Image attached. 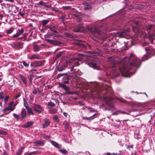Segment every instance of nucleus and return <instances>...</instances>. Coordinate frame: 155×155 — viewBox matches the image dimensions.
Here are the masks:
<instances>
[{"label": "nucleus", "instance_id": "nucleus-1", "mask_svg": "<svg viewBox=\"0 0 155 155\" xmlns=\"http://www.w3.org/2000/svg\"><path fill=\"white\" fill-rule=\"evenodd\" d=\"M108 61L111 62L113 64V67H116L118 64L122 75L125 77H130L132 75L129 72V70L130 68L128 67V65L139 67L140 65V61L132 54H131L130 58L127 57H124L119 64H117L116 58L114 57L108 58Z\"/></svg>", "mask_w": 155, "mask_h": 155}, {"label": "nucleus", "instance_id": "nucleus-2", "mask_svg": "<svg viewBox=\"0 0 155 155\" xmlns=\"http://www.w3.org/2000/svg\"><path fill=\"white\" fill-rule=\"evenodd\" d=\"M78 55L81 58L79 59L72 58L66 62V63L68 64H73L71 67L69 68L71 69V71L72 73H74L75 71L74 70V66H78L80 64L81 59L87 61H88L89 60L90 61H91L88 63V65L90 67L93 68L94 69L97 68L98 65L100 63L98 59L96 58L93 59L88 57L90 56V55H87L85 54H78Z\"/></svg>", "mask_w": 155, "mask_h": 155}, {"label": "nucleus", "instance_id": "nucleus-3", "mask_svg": "<svg viewBox=\"0 0 155 155\" xmlns=\"http://www.w3.org/2000/svg\"><path fill=\"white\" fill-rule=\"evenodd\" d=\"M104 99L106 102V104L109 105L108 110H109L114 111L115 110V108L114 104L111 103V101L113 100V98L109 96L104 98Z\"/></svg>", "mask_w": 155, "mask_h": 155}, {"label": "nucleus", "instance_id": "nucleus-4", "mask_svg": "<svg viewBox=\"0 0 155 155\" xmlns=\"http://www.w3.org/2000/svg\"><path fill=\"white\" fill-rule=\"evenodd\" d=\"M35 107H33L34 110L38 113H41L44 111V109L40 105L34 104Z\"/></svg>", "mask_w": 155, "mask_h": 155}, {"label": "nucleus", "instance_id": "nucleus-5", "mask_svg": "<svg viewBox=\"0 0 155 155\" xmlns=\"http://www.w3.org/2000/svg\"><path fill=\"white\" fill-rule=\"evenodd\" d=\"M128 31L129 29H127L123 31L118 32L117 33V35L120 37L126 38V36L128 34Z\"/></svg>", "mask_w": 155, "mask_h": 155}, {"label": "nucleus", "instance_id": "nucleus-6", "mask_svg": "<svg viewBox=\"0 0 155 155\" xmlns=\"http://www.w3.org/2000/svg\"><path fill=\"white\" fill-rule=\"evenodd\" d=\"M59 86L64 89L66 91V93L68 94H72L70 91L69 87L66 85L65 84L61 83L59 84Z\"/></svg>", "mask_w": 155, "mask_h": 155}, {"label": "nucleus", "instance_id": "nucleus-7", "mask_svg": "<svg viewBox=\"0 0 155 155\" xmlns=\"http://www.w3.org/2000/svg\"><path fill=\"white\" fill-rule=\"evenodd\" d=\"M145 51L147 53L152 54H155V50L149 47L148 48H145Z\"/></svg>", "mask_w": 155, "mask_h": 155}, {"label": "nucleus", "instance_id": "nucleus-8", "mask_svg": "<svg viewBox=\"0 0 155 155\" xmlns=\"http://www.w3.org/2000/svg\"><path fill=\"white\" fill-rule=\"evenodd\" d=\"M84 28L82 25L80 24L76 29H74V31L76 32H82L84 30Z\"/></svg>", "mask_w": 155, "mask_h": 155}, {"label": "nucleus", "instance_id": "nucleus-9", "mask_svg": "<svg viewBox=\"0 0 155 155\" xmlns=\"http://www.w3.org/2000/svg\"><path fill=\"white\" fill-rule=\"evenodd\" d=\"M44 61L40 60L38 61H35L34 62V64L35 67H38L42 65L44 63Z\"/></svg>", "mask_w": 155, "mask_h": 155}, {"label": "nucleus", "instance_id": "nucleus-10", "mask_svg": "<svg viewBox=\"0 0 155 155\" xmlns=\"http://www.w3.org/2000/svg\"><path fill=\"white\" fill-rule=\"evenodd\" d=\"M27 116L26 110L25 109H22L21 112V117L22 120L25 118Z\"/></svg>", "mask_w": 155, "mask_h": 155}, {"label": "nucleus", "instance_id": "nucleus-11", "mask_svg": "<svg viewBox=\"0 0 155 155\" xmlns=\"http://www.w3.org/2000/svg\"><path fill=\"white\" fill-rule=\"evenodd\" d=\"M24 31V29L23 28H21V29H18V32L16 34L13 35L14 38H16L18 37L20 35H21Z\"/></svg>", "mask_w": 155, "mask_h": 155}, {"label": "nucleus", "instance_id": "nucleus-12", "mask_svg": "<svg viewBox=\"0 0 155 155\" xmlns=\"http://www.w3.org/2000/svg\"><path fill=\"white\" fill-rule=\"evenodd\" d=\"M28 58L31 60H32L36 59H40L41 58L39 54H33L31 56L29 57Z\"/></svg>", "mask_w": 155, "mask_h": 155}, {"label": "nucleus", "instance_id": "nucleus-13", "mask_svg": "<svg viewBox=\"0 0 155 155\" xmlns=\"http://www.w3.org/2000/svg\"><path fill=\"white\" fill-rule=\"evenodd\" d=\"M119 114H128L126 112L121 110H119L113 113V115H117Z\"/></svg>", "mask_w": 155, "mask_h": 155}, {"label": "nucleus", "instance_id": "nucleus-14", "mask_svg": "<svg viewBox=\"0 0 155 155\" xmlns=\"http://www.w3.org/2000/svg\"><path fill=\"white\" fill-rule=\"evenodd\" d=\"M33 123L32 122H28L23 125L22 126L24 128H28L30 127L32 125Z\"/></svg>", "mask_w": 155, "mask_h": 155}, {"label": "nucleus", "instance_id": "nucleus-15", "mask_svg": "<svg viewBox=\"0 0 155 155\" xmlns=\"http://www.w3.org/2000/svg\"><path fill=\"white\" fill-rule=\"evenodd\" d=\"M19 76L23 83L26 84L27 83V78L22 74H20Z\"/></svg>", "mask_w": 155, "mask_h": 155}, {"label": "nucleus", "instance_id": "nucleus-16", "mask_svg": "<svg viewBox=\"0 0 155 155\" xmlns=\"http://www.w3.org/2000/svg\"><path fill=\"white\" fill-rule=\"evenodd\" d=\"M50 124V121L47 119H45V121L44 123L43 124V128H45L46 127L49 125Z\"/></svg>", "mask_w": 155, "mask_h": 155}, {"label": "nucleus", "instance_id": "nucleus-17", "mask_svg": "<svg viewBox=\"0 0 155 155\" xmlns=\"http://www.w3.org/2000/svg\"><path fill=\"white\" fill-rule=\"evenodd\" d=\"M51 144L55 147L58 148H61L60 145L58 143L55 142V141L51 140Z\"/></svg>", "mask_w": 155, "mask_h": 155}, {"label": "nucleus", "instance_id": "nucleus-18", "mask_svg": "<svg viewBox=\"0 0 155 155\" xmlns=\"http://www.w3.org/2000/svg\"><path fill=\"white\" fill-rule=\"evenodd\" d=\"M33 49L34 51L37 52L40 50L41 47L38 45H35L33 46Z\"/></svg>", "mask_w": 155, "mask_h": 155}, {"label": "nucleus", "instance_id": "nucleus-19", "mask_svg": "<svg viewBox=\"0 0 155 155\" xmlns=\"http://www.w3.org/2000/svg\"><path fill=\"white\" fill-rule=\"evenodd\" d=\"M33 143L36 146H42L44 144V143L42 141L39 140L37 141L34 142Z\"/></svg>", "mask_w": 155, "mask_h": 155}, {"label": "nucleus", "instance_id": "nucleus-20", "mask_svg": "<svg viewBox=\"0 0 155 155\" xmlns=\"http://www.w3.org/2000/svg\"><path fill=\"white\" fill-rule=\"evenodd\" d=\"M27 110V112L29 115H34V113L32 111V109L30 107H28L26 108Z\"/></svg>", "mask_w": 155, "mask_h": 155}, {"label": "nucleus", "instance_id": "nucleus-21", "mask_svg": "<svg viewBox=\"0 0 155 155\" xmlns=\"http://www.w3.org/2000/svg\"><path fill=\"white\" fill-rule=\"evenodd\" d=\"M3 112L5 115H6L9 113L11 111L9 108L6 107L3 110Z\"/></svg>", "mask_w": 155, "mask_h": 155}, {"label": "nucleus", "instance_id": "nucleus-22", "mask_svg": "<svg viewBox=\"0 0 155 155\" xmlns=\"http://www.w3.org/2000/svg\"><path fill=\"white\" fill-rule=\"evenodd\" d=\"M25 147H24L19 148L17 153V155H21Z\"/></svg>", "mask_w": 155, "mask_h": 155}, {"label": "nucleus", "instance_id": "nucleus-23", "mask_svg": "<svg viewBox=\"0 0 155 155\" xmlns=\"http://www.w3.org/2000/svg\"><path fill=\"white\" fill-rule=\"evenodd\" d=\"M67 67L66 65L64 64L61 66L60 68H58V70L59 71H62L65 69V68Z\"/></svg>", "mask_w": 155, "mask_h": 155}, {"label": "nucleus", "instance_id": "nucleus-24", "mask_svg": "<svg viewBox=\"0 0 155 155\" xmlns=\"http://www.w3.org/2000/svg\"><path fill=\"white\" fill-rule=\"evenodd\" d=\"M23 103L24 106L26 108H27L29 107L27 101L26 99H25V98H24L23 99Z\"/></svg>", "mask_w": 155, "mask_h": 155}, {"label": "nucleus", "instance_id": "nucleus-25", "mask_svg": "<svg viewBox=\"0 0 155 155\" xmlns=\"http://www.w3.org/2000/svg\"><path fill=\"white\" fill-rule=\"evenodd\" d=\"M92 6L90 4H87L84 7V9L86 10H89L91 8Z\"/></svg>", "mask_w": 155, "mask_h": 155}, {"label": "nucleus", "instance_id": "nucleus-26", "mask_svg": "<svg viewBox=\"0 0 155 155\" xmlns=\"http://www.w3.org/2000/svg\"><path fill=\"white\" fill-rule=\"evenodd\" d=\"M154 25H150L149 26H147V30L148 32L149 31H150V30H152L153 28V27L155 26Z\"/></svg>", "mask_w": 155, "mask_h": 155}, {"label": "nucleus", "instance_id": "nucleus-27", "mask_svg": "<svg viewBox=\"0 0 155 155\" xmlns=\"http://www.w3.org/2000/svg\"><path fill=\"white\" fill-rule=\"evenodd\" d=\"M14 30V28L12 27L10 28L8 30L6 31V32L7 34H10L12 33Z\"/></svg>", "mask_w": 155, "mask_h": 155}, {"label": "nucleus", "instance_id": "nucleus-28", "mask_svg": "<svg viewBox=\"0 0 155 155\" xmlns=\"http://www.w3.org/2000/svg\"><path fill=\"white\" fill-rule=\"evenodd\" d=\"M58 150L61 153L64 154H66L68 153V151L65 149H59Z\"/></svg>", "mask_w": 155, "mask_h": 155}, {"label": "nucleus", "instance_id": "nucleus-29", "mask_svg": "<svg viewBox=\"0 0 155 155\" xmlns=\"http://www.w3.org/2000/svg\"><path fill=\"white\" fill-rule=\"evenodd\" d=\"M21 63L23 64L24 66L26 68H28L29 66V62L27 63L25 61H22Z\"/></svg>", "mask_w": 155, "mask_h": 155}, {"label": "nucleus", "instance_id": "nucleus-30", "mask_svg": "<svg viewBox=\"0 0 155 155\" xmlns=\"http://www.w3.org/2000/svg\"><path fill=\"white\" fill-rule=\"evenodd\" d=\"M49 21V20H44L42 21V24L43 26H45L47 25Z\"/></svg>", "mask_w": 155, "mask_h": 155}, {"label": "nucleus", "instance_id": "nucleus-31", "mask_svg": "<svg viewBox=\"0 0 155 155\" xmlns=\"http://www.w3.org/2000/svg\"><path fill=\"white\" fill-rule=\"evenodd\" d=\"M49 112L51 114H54L56 112V110L55 109H52L49 110Z\"/></svg>", "mask_w": 155, "mask_h": 155}, {"label": "nucleus", "instance_id": "nucleus-32", "mask_svg": "<svg viewBox=\"0 0 155 155\" xmlns=\"http://www.w3.org/2000/svg\"><path fill=\"white\" fill-rule=\"evenodd\" d=\"M39 91V90L37 88H35L33 91V93L34 94H36Z\"/></svg>", "mask_w": 155, "mask_h": 155}, {"label": "nucleus", "instance_id": "nucleus-33", "mask_svg": "<svg viewBox=\"0 0 155 155\" xmlns=\"http://www.w3.org/2000/svg\"><path fill=\"white\" fill-rule=\"evenodd\" d=\"M40 4L41 5H43L45 7H50L48 5H47L45 4V3L43 2L42 1H40L39 2Z\"/></svg>", "mask_w": 155, "mask_h": 155}, {"label": "nucleus", "instance_id": "nucleus-34", "mask_svg": "<svg viewBox=\"0 0 155 155\" xmlns=\"http://www.w3.org/2000/svg\"><path fill=\"white\" fill-rule=\"evenodd\" d=\"M53 119L56 122H58L59 121V119L58 116L56 115H54L53 117Z\"/></svg>", "mask_w": 155, "mask_h": 155}, {"label": "nucleus", "instance_id": "nucleus-35", "mask_svg": "<svg viewBox=\"0 0 155 155\" xmlns=\"http://www.w3.org/2000/svg\"><path fill=\"white\" fill-rule=\"evenodd\" d=\"M97 114L96 113V114H94L93 116L89 117V120L90 121L91 120H93L94 118L96 117V115Z\"/></svg>", "mask_w": 155, "mask_h": 155}, {"label": "nucleus", "instance_id": "nucleus-36", "mask_svg": "<svg viewBox=\"0 0 155 155\" xmlns=\"http://www.w3.org/2000/svg\"><path fill=\"white\" fill-rule=\"evenodd\" d=\"M63 52H59L58 54H57L55 56V58L56 59H58L61 56V55L62 54Z\"/></svg>", "mask_w": 155, "mask_h": 155}, {"label": "nucleus", "instance_id": "nucleus-37", "mask_svg": "<svg viewBox=\"0 0 155 155\" xmlns=\"http://www.w3.org/2000/svg\"><path fill=\"white\" fill-rule=\"evenodd\" d=\"M7 134V133L6 131L4 130H0V134L2 135H6Z\"/></svg>", "mask_w": 155, "mask_h": 155}, {"label": "nucleus", "instance_id": "nucleus-38", "mask_svg": "<svg viewBox=\"0 0 155 155\" xmlns=\"http://www.w3.org/2000/svg\"><path fill=\"white\" fill-rule=\"evenodd\" d=\"M13 116L15 118L17 119H19V116L16 114L13 113Z\"/></svg>", "mask_w": 155, "mask_h": 155}, {"label": "nucleus", "instance_id": "nucleus-39", "mask_svg": "<svg viewBox=\"0 0 155 155\" xmlns=\"http://www.w3.org/2000/svg\"><path fill=\"white\" fill-rule=\"evenodd\" d=\"M7 107L8 108H9L11 111H13L15 109V107H13V106H8Z\"/></svg>", "mask_w": 155, "mask_h": 155}, {"label": "nucleus", "instance_id": "nucleus-40", "mask_svg": "<svg viewBox=\"0 0 155 155\" xmlns=\"http://www.w3.org/2000/svg\"><path fill=\"white\" fill-rule=\"evenodd\" d=\"M48 105L50 106L54 107L55 106V104L51 102H48Z\"/></svg>", "mask_w": 155, "mask_h": 155}, {"label": "nucleus", "instance_id": "nucleus-41", "mask_svg": "<svg viewBox=\"0 0 155 155\" xmlns=\"http://www.w3.org/2000/svg\"><path fill=\"white\" fill-rule=\"evenodd\" d=\"M9 98V96H6L5 97L4 99V103H5V104H6L7 102L8 101V100Z\"/></svg>", "mask_w": 155, "mask_h": 155}, {"label": "nucleus", "instance_id": "nucleus-42", "mask_svg": "<svg viewBox=\"0 0 155 155\" xmlns=\"http://www.w3.org/2000/svg\"><path fill=\"white\" fill-rule=\"evenodd\" d=\"M17 45L20 48H23V44L21 43H18L17 44Z\"/></svg>", "mask_w": 155, "mask_h": 155}, {"label": "nucleus", "instance_id": "nucleus-43", "mask_svg": "<svg viewBox=\"0 0 155 155\" xmlns=\"http://www.w3.org/2000/svg\"><path fill=\"white\" fill-rule=\"evenodd\" d=\"M4 97L3 92H0V99H3Z\"/></svg>", "mask_w": 155, "mask_h": 155}, {"label": "nucleus", "instance_id": "nucleus-44", "mask_svg": "<svg viewBox=\"0 0 155 155\" xmlns=\"http://www.w3.org/2000/svg\"><path fill=\"white\" fill-rule=\"evenodd\" d=\"M148 59V58L146 55H144L142 58V61H145V60H147Z\"/></svg>", "mask_w": 155, "mask_h": 155}, {"label": "nucleus", "instance_id": "nucleus-45", "mask_svg": "<svg viewBox=\"0 0 155 155\" xmlns=\"http://www.w3.org/2000/svg\"><path fill=\"white\" fill-rule=\"evenodd\" d=\"M38 153V151H33V152H30L28 154V155H31L32 154H35L36 153Z\"/></svg>", "mask_w": 155, "mask_h": 155}, {"label": "nucleus", "instance_id": "nucleus-46", "mask_svg": "<svg viewBox=\"0 0 155 155\" xmlns=\"http://www.w3.org/2000/svg\"><path fill=\"white\" fill-rule=\"evenodd\" d=\"M59 42H58L56 41L53 40V41H52V43L55 45H58L59 44Z\"/></svg>", "mask_w": 155, "mask_h": 155}, {"label": "nucleus", "instance_id": "nucleus-47", "mask_svg": "<svg viewBox=\"0 0 155 155\" xmlns=\"http://www.w3.org/2000/svg\"><path fill=\"white\" fill-rule=\"evenodd\" d=\"M59 42H58L56 41L53 40V41H52V43L55 45H58L59 44Z\"/></svg>", "mask_w": 155, "mask_h": 155}, {"label": "nucleus", "instance_id": "nucleus-48", "mask_svg": "<svg viewBox=\"0 0 155 155\" xmlns=\"http://www.w3.org/2000/svg\"><path fill=\"white\" fill-rule=\"evenodd\" d=\"M20 95H21V94L20 93L18 94H17V95H16V96H15V99H17L19 97H20Z\"/></svg>", "mask_w": 155, "mask_h": 155}, {"label": "nucleus", "instance_id": "nucleus-49", "mask_svg": "<svg viewBox=\"0 0 155 155\" xmlns=\"http://www.w3.org/2000/svg\"><path fill=\"white\" fill-rule=\"evenodd\" d=\"M48 8H50L52 11H56V8L55 7H51L50 6V7Z\"/></svg>", "mask_w": 155, "mask_h": 155}, {"label": "nucleus", "instance_id": "nucleus-50", "mask_svg": "<svg viewBox=\"0 0 155 155\" xmlns=\"http://www.w3.org/2000/svg\"><path fill=\"white\" fill-rule=\"evenodd\" d=\"M14 102L13 101L11 102L9 104L8 106H13V105Z\"/></svg>", "mask_w": 155, "mask_h": 155}, {"label": "nucleus", "instance_id": "nucleus-51", "mask_svg": "<svg viewBox=\"0 0 155 155\" xmlns=\"http://www.w3.org/2000/svg\"><path fill=\"white\" fill-rule=\"evenodd\" d=\"M14 102L13 101L11 102L9 104L8 106H13V105Z\"/></svg>", "mask_w": 155, "mask_h": 155}, {"label": "nucleus", "instance_id": "nucleus-52", "mask_svg": "<svg viewBox=\"0 0 155 155\" xmlns=\"http://www.w3.org/2000/svg\"><path fill=\"white\" fill-rule=\"evenodd\" d=\"M47 41L51 43H52V41H53V40L48 39L47 40Z\"/></svg>", "mask_w": 155, "mask_h": 155}, {"label": "nucleus", "instance_id": "nucleus-53", "mask_svg": "<svg viewBox=\"0 0 155 155\" xmlns=\"http://www.w3.org/2000/svg\"><path fill=\"white\" fill-rule=\"evenodd\" d=\"M82 119H86L87 120H89V117H82Z\"/></svg>", "mask_w": 155, "mask_h": 155}, {"label": "nucleus", "instance_id": "nucleus-54", "mask_svg": "<svg viewBox=\"0 0 155 155\" xmlns=\"http://www.w3.org/2000/svg\"><path fill=\"white\" fill-rule=\"evenodd\" d=\"M69 126V123H67L66 124V125L65 126V127L66 128H68V127Z\"/></svg>", "mask_w": 155, "mask_h": 155}, {"label": "nucleus", "instance_id": "nucleus-55", "mask_svg": "<svg viewBox=\"0 0 155 155\" xmlns=\"http://www.w3.org/2000/svg\"><path fill=\"white\" fill-rule=\"evenodd\" d=\"M64 115L65 116V117H67V113L66 112H64L63 113Z\"/></svg>", "mask_w": 155, "mask_h": 155}, {"label": "nucleus", "instance_id": "nucleus-56", "mask_svg": "<svg viewBox=\"0 0 155 155\" xmlns=\"http://www.w3.org/2000/svg\"><path fill=\"white\" fill-rule=\"evenodd\" d=\"M19 14L21 16H23L24 15V14L23 13H21V12H19Z\"/></svg>", "mask_w": 155, "mask_h": 155}, {"label": "nucleus", "instance_id": "nucleus-57", "mask_svg": "<svg viewBox=\"0 0 155 155\" xmlns=\"http://www.w3.org/2000/svg\"><path fill=\"white\" fill-rule=\"evenodd\" d=\"M69 82L68 80H67L66 81H64V84H68Z\"/></svg>", "mask_w": 155, "mask_h": 155}, {"label": "nucleus", "instance_id": "nucleus-58", "mask_svg": "<svg viewBox=\"0 0 155 155\" xmlns=\"http://www.w3.org/2000/svg\"><path fill=\"white\" fill-rule=\"evenodd\" d=\"M64 74H58V76L59 77H60V76H62L63 75H64Z\"/></svg>", "mask_w": 155, "mask_h": 155}, {"label": "nucleus", "instance_id": "nucleus-59", "mask_svg": "<svg viewBox=\"0 0 155 155\" xmlns=\"http://www.w3.org/2000/svg\"><path fill=\"white\" fill-rule=\"evenodd\" d=\"M17 105V104H13V107H14L15 108V106Z\"/></svg>", "mask_w": 155, "mask_h": 155}, {"label": "nucleus", "instance_id": "nucleus-60", "mask_svg": "<svg viewBox=\"0 0 155 155\" xmlns=\"http://www.w3.org/2000/svg\"><path fill=\"white\" fill-rule=\"evenodd\" d=\"M13 1H14L13 0H8L7 1H9L11 2H13Z\"/></svg>", "mask_w": 155, "mask_h": 155}, {"label": "nucleus", "instance_id": "nucleus-61", "mask_svg": "<svg viewBox=\"0 0 155 155\" xmlns=\"http://www.w3.org/2000/svg\"><path fill=\"white\" fill-rule=\"evenodd\" d=\"M112 155H117V153H113L112 154Z\"/></svg>", "mask_w": 155, "mask_h": 155}, {"label": "nucleus", "instance_id": "nucleus-62", "mask_svg": "<svg viewBox=\"0 0 155 155\" xmlns=\"http://www.w3.org/2000/svg\"><path fill=\"white\" fill-rule=\"evenodd\" d=\"M110 154H111L110 153H107V155H110Z\"/></svg>", "mask_w": 155, "mask_h": 155}, {"label": "nucleus", "instance_id": "nucleus-63", "mask_svg": "<svg viewBox=\"0 0 155 155\" xmlns=\"http://www.w3.org/2000/svg\"><path fill=\"white\" fill-rule=\"evenodd\" d=\"M21 67V68H23V66L22 64H19Z\"/></svg>", "mask_w": 155, "mask_h": 155}, {"label": "nucleus", "instance_id": "nucleus-64", "mask_svg": "<svg viewBox=\"0 0 155 155\" xmlns=\"http://www.w3.org/2000/svg\"><path fill=\"white\" fill-rule=\"evenodd\" d=\"M110 95H112L113 94V92L112 91H110Z\"/></svg>", "mask_w": 155, "mask_h": 155}]
</instances>
